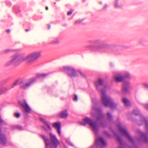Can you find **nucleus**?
<instances>
[{
	"mask_svg": "<svg viewBox=\"0 0 148 148\" xmlns=\"http://www.w3.org/2000/svg\"><path fill=\"white\" fill-rule=\"evenodd\" d=\"M133 113L136 115H139L140 114V112L138 109L134 110L133 112Z\"/></svg>",
	"mask_w": 148,
	"mask_h": 148,
	"instance_id": "nucleus-24",
	"label": "nucleus"
},
{
	"mask_svg": "<svg viewBox=\"0 0 148 148\" xmlns=\"http://www.w3.org/2000/svg\"><path fill=\"white\" fill-rule=\"evenodd\" d=\"M138 135L137 140L139 143L144 142L148 143V134L146 133H144L140 130H138L136 132Z\"/></svg>",
	"mask_w": 148,
	"mask_h": 148,
	"instance_id": "nucleus-9",
	"label": "nucleus"
},
{
	"mask_svg": "<svg viewBox=\"0 0 148 148\" xmlns=\"http://www.w3.org/2000/svg\"><path fill=\"white\" fill-rule=\"evenodd\" d=\"M117 138L120 143V145L118 148H127L126 146L123 144V141L122 138L120 136H117Z\"/></svg>",
	"mask_w": 148,
	"mask_h": 148,
	"instance_id": "nucleus-17",
	"label": "nucleus"
},
{
	"mask_svg": "<svg viewBox=\"0 0 148 148\" xmlns=\"http://www.w3.org/2000/svg\"><path fill=\"white\" fill-rule=\"evenodd\" d=\"M123 101L125 104L126 106H130V103L126 99L124 98L123 99Z\"/></svg>",
	"mask_w": 148,
	"mask_h": 148,
	"instance_id": "nucleus-25",
	"label": "nucleus"
},
{
	"mask_svg": "<svg viewBox=\"0 0 148 148\" xmlns=\"http://www.w3.org/2000/svg\"><path fill=\"white\" fill-rule=\"evenodd\" d=\"M66 141L68 145H70L71 146H73V145L71 143L69 140L66 139Z\"/></svg>",
	"mask_w": 148,
	"mask_h": 148,
	"instance_id": "nucleus-31",
	"label": "nucleus"
},
{
	"mask_svg": "<svg viewBox=\"0 0 148 148\" xmlns=\"http://www.w3.org/2000/svg\"><path fill=\"white\" fill-rule=\"evenodd\" d=\"M104 133L109 137H110L111 136V134L107 131H105Z\"/></svg>",
	"mask_w": 148,
	"mask_h": 148,
	"instance_id": "nucleus-30",
	"label": "nucleus"
},
{
	"mask_svg": "<svg viewBox=\"0 0 148 148\" xmlns=\"http://www.w3.org/2000/svg\"><path fill=\"white\" fill-rule=\"evenodd\" d=\"M116 126L121 134L126 137L130 140L131 143L129 145H127V146L130 148H138V146L136 143L134 138L131 136L127 129L125 127H123L120 123L117 124Z\"/></svg>",
	"mask_w": 148,
	"mask_h": 148,
	"instance_id": "nucleus-4",
	"label": "nucleus"
},
{
	"mask_svg": "<svg viewBox=\"0 0 148 148\" xmlns=\"http://www.w3.org/2000/svg\"><path fill=\"white\" fill-rule=\"evenodd\" d=\"M47 26H48V29H50L51 27L50 25L49 24H48L47 25Z\"/></svg>",
	"mask_w": 148,
	"mask_h": 148,
	"instance_id": "nucleus-40",
	"label": "nucleus"
},
{
	"mask_svg": "<svg viewBox=\"0 0 148 148\" xmlns=\"http://www.w3.org/2000/svg\"><path fill=\"white\" fill-rule=\"evenodd\" d=\"M40 55L41 52L39 51L32 53L26 57L22 56L23 62L26 61L29 63H32L38 58Z\"/></svg>",
	"mask_w": 148,
	"mask_h": 148,
	"instance_id": "nucleus-7",
	"label": "nucleus"
},
{
	"mask_svg": "<svg viewBox=\"0 0 148 148\" xmlns=\"http://www.w3.org/2000/svg\"><path fill=\"white\" fill-rule=\"evenodd\" d=\"M6 32L8 33H9L10 32V30L9 29H8L6 30Z\"/></svg>",
	"mask_w": 148,
	"mask_h": 148,
	"instance_id": "nucleus-39",
	"label": "nucleus"
},
{
	"mask_svg": "<svg viewBox=\"0 0 148 148\" xmlns=\"http://www.w3.org/2000/svg\"><path fill=\"white\" fill-rule=\"evenodd\" d=\"M62 69L61 71H66L68 75L71 78L75 77L77 75L76 70L72 67L64 66Z\"/></svg>",
	"mask_w": 148,
	"mask_h": 148,
	"instance_id": "nucleus-10",
	"label": "nucleus"
},
{
	"mask_svg": "<svg viewBox=\"0 0 148 148\" xmlns=\"http://www.w3.org/2000/svg\"><path fill=\"white\" fill-rule=\"evenodd\" d=\"M147 42V40L145 38H141L139 41V43L143 45H145Z\"/></svg>",
	"mask_w": 148,
	"mask_h": 148,
	"instance_id": "nucleus-22",
	"label": "nucleus"
},
{
	"mask_svg": "<svg viewBox=\"0 0 148 148\" xmlns=\"http://www.w3.org/2000/svg\"><path fill=\"white\" fill-rule=\"evenodd\" d=\"M29 29H25V31L26 32H28V31H29Z\"/></svg>",
	"mask_w": 148,
	"mask_h": 148,
	"instance_id": "nucleus-41",
	"label": "nucleus"
},
{
	"mask_svg": "<svg viewBox=\"0 0 148 148\" xmlns=\"http://www.w3.org/2000/svg\"><path fill=\"white\" fill-rule=\"evenodd\" d=\"M14 115L16 117L19 118L20 116V115L19 113H17L14 114Z\"/></svg>",
	"mask_w": 148,
	"mask_h": 148,
	"instance_id": "nucleus-32",
	"label": "nucleus"
},
{
	"mask_svg": "<svg viewBox=\"0 0 148 148\" xmlns=\"http://www.w3.org/2000/svg\"><path fill=\"white\" fill-rule=\"evenodd\" d=\"M78 72L81 75H82V76H83V77L84 76V74H83L81 71H79Z\"/></svg>",
	"mask_w": 148,
	"mask_h": 148,
	"instance_id": "nucleus-35",
	"label": "nucleus"
},
{
	"mask_svg": "<svg viewBox=\"0 0 148 148\" xmlns=\"http://www.w3.org/2000/svg\"><path fill=\"white\" fill-rule=\"evenodd\" d=\"M40 121L43 122L44 125L42 126V128L45 130H47L48 129H49L50 130H51V128L49 125L48 124V122L46 121H44L43 119L42 118H40Z\"/></svg>",
	"mask_w": 148,
	"mask_h": 148,
	"instance_id": "nucleus-16",
	"label": "nucleus"
},
{
	"mask_svg": "<svg viewBox=\"0 0 148 148\" xmlns=\"http://www.w3.org/2000/svg\"><path fill=\"white\" fill-rule=\"evenodd\" d=\"M19 81L18 80H16L15 82H14L12 85L11 88H13L14 87L16 86L17 84H18V83Z\"/></svg>",
	"mask_w": 148,
	"mask_h": 148,
	"instance_id": "nucleus-27",
	"label": "nucleus"
},
{
	"mask_svg": "<svg viewBox=\"0 0 148 148\" xmlns=\"http://www.w3.org/2000/svg\"><path fill=\"white\" fill-rule=\"evenodd\" d=\"M130 77V75L128 73L126 72L122 76H116L115 79L117 82H121L124 81L126 78H129Z\"/></svg>",
	"mask_w": 148,
	"mask_h": 148,
	"instance_id": "nucleus-12",
	"label": "nucleus"
},
{
	"mask_svg": "<svg viewBox=\"0 0 148 148\" xmlns=\"http://www.w3.org/2000/svg\"><path fill=\"white\" fill-rule=\"evenodd\" d=\"M115 7L116 8H120L121 7L118 4V1L117 0H116L115 1L114 4Z\"/></svg>",
	"mask_w": 148,
	"mask_h": 148,
	"instance_id": "nucleus-28",
	"label": "nucleus"
},
{
	"mask_svg": "<svg viewBox=\"0 0 148 148\" xmlns=\"http://www.w3.org/2000/svg\"><path fill=\"white\" fill-rule=\"evenodd\" d=\"M16 128H17L20 130H22V127L20 126V125H18V126H16Z\"/></svg>",
	"mask_w": 148,
	"mask_h": 148,
	"instance_id": "nucleus-33",
	"label": "nucleus"
},
{
	"mask_svg": "<svg viewBox=\"0 0 148 148\" xmlns=\"http://www.w3.org/2000/svg\"><path fill=\"white\" fill-rule=\"evenodd\" d=\"M50 141L49 138L43 135H41V137L44 139L45 145L46 148H48V146L50 145L51 148H56L59 145V142L57 139L56 136L50 133Z\"/></svg>",
	"mask_w": 148,
	"mask_h": 148,
	"instance_id": "nucleus-5",
	"label": "nucleus"
},
{
	"mask_svg": "<svg viewBox=\"0 0 148 148\" xmlns=\"http://www.w3.org/2000/svg\"><path fill=\"white\" fill-rule=\"evenodd\" d=\"M12 51V50L10 49H7L4 50L2 51L3 53H6Z\"/></svg>",
	"mask_w": 148,
	"mask_h": 148,
	"instance_id": "nucleus-29",
	"label": "nucleus"
},
{
	"mask_svg": "<svg viewBox=\"0 0 148 148\" xmlns=\"http://www.w3.org/2000/svg\"><path fill=\"white\" fill-rule=\"evenodd\" d=\"M36 78L34 77L28 79L22 80L19 82L20 87L23 89L28 88L36 82Z\"/></svg>",
	"mask_w": 148,
	"mask_h": 148,
	"instance_id": "nucleus-8",
	"label": "nucleus"
},
{
	"mask_svg": "<svg viewBox=\"0 0 148 148\" xmlns=\"http://www.w3.org/2000/svg\"><path fill=\"white\" fill-rule=\"evenodd\" d=\"M22 56H20L18 54H15L12 56L10 60L5 64L6 66L11 65L17 66L23 62Z\"/></svg>",
	"mask_w": 148,
	"mask_h": 148,
	"instance_id": "nucleus-6",
	"label": "nucleus"
},
{
	"mask_svg": "<svg viewBox=\"0 0 148 148\" xmlns=\"http://www.w3.org/2000/svg\"><path fill=\"white\" fill-rule=\"evenodd\" d=\"M106 143L107 141L101 137H98L95 139V144L98 146H100V148H104L106 146Z\"/></svg>",
	"mask_w": 148,
	"mask_h": 148,
	"instance_id": "nucleus-11",
	"label": "nucleus"
},
{
	"mask_svg": "<svg viewBox=\"0 0 148 148\" xmlns=\"http://www.w3.org/2000/svg\"><path fill=\"white\" fill-rule=\"evenodd\" d=\"M143 86L146 88L148 89V83L147 82H144L143 83ZM145 108L147 109L148 110V104H146L145 106Z\"/></svg>",
	"mask_w": 148,
	"mask_h": 148,
	"instance_id": "nucleus-23",
	"label": "nucleus"
},
{
	"mask_svg": "<svg viewBox=\"0 0 148 148\" xmlns=\"http://www.w3.org/2000/svg\"><path fill=\"white\" fill-rule=\"evenodd\" d=\"M130 84L129 81H125L122 86V91L125 93L129 92Z\"/></svg>",
	"mask_w": 148,
	"mask_h": 148,
	"instance_id": "nucleus-13",
	"label": "nucleus"
},
{
	"mask_svg": "<svg viewBox=\"0 0 148 148\" xmlns=\"http://www.w3.org/2000/svg\"><path fill=\"white\" fill-rule=\"evenodd\" d=\"M81 22V21H80V20H77V21H76L75 22V23L76 24H77V23H80Z\"/></svg>",
	"mask_w": 148,
	"mask_h": 148,
	"instance_id": "nucleus-34",
	"label": "nucleus"
},
{
	"mask_svg": "<svg viewBox=\"0 0 148 148\" xmlns=\"http://www.w3.org/2000/svg\"><path fill=\"white\" fill-rule=\"evenodd\" d=\"M95 84L97 89L99 91H101L102 94L101 99L103 104L106 107H110L112 110L116 108V105L113 100L106 94V86L103 80L100 79L98 80L95 81Z\"/></svg>",
	"mask_w": 148,
	"mask_h": 148,
	"instance_id": "nucleus-2",
	"label": "nucleus"
},
{
	"mask_svg": "<svg viewBox=\"0 0 148 148\" xmlns=\"http://www.w3.org/2000/svg\"><path fill=\"white\" fill-rule=\"evenodd\" d=\"M140 119L141 121L143 123H145L146 129L148 132V121L145 117H143L142 116H141Z\"/></svg>",
	"mask_w": 148,
	"mask_h": 148,
	"instance_id": "nucleus-18",
	"label": "nucleus"
},
{
	"mask_svg": "<svg viewBox=\"0 0 148 148\" xmlns=\"http://www.w3.org/2000/svg\"><path fill=\"white\" fill-rule=\"evenodd\" d=\"M19 104L25 110L26 112L29 113L31 111V109L25 101H18Z\"/></svg>",
	"mask_w": 148,
	"mask_h": 148,
	"instance_id": "nucleus-14",
	"label": "nucleus"
},
{
	"mask_svg": "<svg viewBox=\"0 0 148 148\" xmlns=\"http://www.w3.org/2000/svg\"><path fill=\"white\" fill-rule=\"evenodd\" d=\"M77 96L76 95L75 96L74 98V101H77Z\"/></svg>",
	"mask_w": 148,
	"mask_h": 148,
	"instance_id": "nucleus-37",
	"label": "nucleus"
},
{
	"mask_svg": "<svg viewBox=\"0 0 148 148\" xmlns=\"http://www.w3.org/2000/svg\"><path fill=\"white\" fill-rule=\"evenodd\" d=\"M107 7V5H106L103 8V10H106Z\"/></svg>",
	"mask_w": 148,
	"mask_h": 148,
	"instance_id": "nucleus-38",
	"label": "nucleus"
},
{
	"mask_svg": "<svg viewBox=\"0 0 148 148\" xmlns=\"http://www.w3.org/2000/svg\"><path fill=\"white\" fill-rule=\"evenodd\" d=\"M72 12L71 11H69L68 12V13H67V14L68 15H70L72 13Z\"/></svg>",
	"mask_w": 148,
	"mask_h": 148,
	"instance_id": "nucleus-36",
	"label": "nucleus"
},
{
	"mask_svg": "<svg viewBox=\"0 0 148 148\" xmlns=\"http://www.w3.org/2000/svg\"><path fill=\"white\" fill-rule=\"evenodd\" d=\"M89 43H92L97 45L94 46V48H92V45H88L86 46L90 49L97 51L101 52H107L109 50L113 49V50H115L118 48V46L117 45H110L108 44L107 42L101 39H97L93 40H89L88 41Z\"/></svg>",
	"mask_w": 148,
	"mask_h": 148,
	"instance_id": "nucleus-3",
	"label": "nucleus"
},
{
	"mask_svg": "<svg viewBox=\"0 0 148 148\" xmlns=\"http://www.w3.org/2000/svg\"><path fill=\"white\" fill-rule=\"evenodd\" d=\"M48 7H46V10H48Z\"/></svg>",
	"mask_w": 148,
	"mask_h": 148,
	"instance_id": "nucleus-42",
	"label": "nucleus"
},
{
	"mask_svg": "<svg viewBox=\"0 0 148 148\" xmlns=\"http://www.w3.org/2000/svg\"><path fill=\"white\" fill-rule=\"evenodd\" d=\"M92 109L94 110L93 115L97 121L93 119L86 117L83 119L82 121L80 122L79 123L84 126L86 124L89 125L96 136H97L99 135L98 131L99 128L97 122L103 127H106L107 125L106 121L105 120L104 114L102 113V110L98 108L96 105L93 106Z\"/></svg>",
	"mask_w": 148,
	"mask_h": 148,
	"instance_id": "nucleus-1",
	"label": "nucleus"
},
{
	"mask_svg": "<svg viewBox=\"0 0 148 148\" xmlns=\"http://www.w3.org/2000/svg\"><path fill=\"white\" fill-rule=\"evenodd\" d=\"M107 118L110 122L112 121H113V117L112 113L110 111L108 112L107 114Z\"/></svg>",
	"mask_w": 148,
	"mask_h": 148,
	"instance_id": "nucleus-21",
	"label": "nucleus"
},
{
	"mask_svg": "<svg viewBox=\"0 0 148 148\" xmlns=\"http://www.w3.org/2000/svg\"><path fill=\"white\" fill-rule=\"evenodd\" d=\"M68 115L66 110L62 111L59 115V117L61 118H66Z\"/></svg>",
	"mask_w": 148,
	"mask_h": 148,
	"instance_id": "nucleus-19",
	"label": "nucleus"
},
{
	"mask_svg": "<svg viewBox=\"0 0 148 148\" xmlns=\"http://www.w3.org/2000/svg\"><path fill=\"white\" fill-rule=\"evenodd\" d=\"M59 42V40L56 39L51 41L50 43L52 44H58Z\"/></svg>",
	"mask_w": 148,
	"mask_h": 148,
	"instance_id": "nucleus-26",
	"label": "nucleus"
},
{
	"mask_svg": "<svg viewBox=\"0 0 148 148\" xmlns=\"http://www.w3.org/2000/svg\"><path fill=\"white\" fill-rule=\"evenodd\" d=\"M60 126L61 123L60 122L55 123L53 124V127L56 129L57 132L60 136L61 135Z\"/></svg>",
	"mask_w": 148,
	"mask_h": 148,
	"instance_id": "nucleus-15",
	"label": "nucleus"
},
{
	"mask_svg": "<svg viewBox=\"0 0 148 148\" xmlns=\"http://www.w3.org/2000/svg\"><path fill=\"white\" fill-rule=\"evenodd\" d=\"M49 74V73H39L36 74V77L37 78H42L45 77Z\"/></svg>",
	"mask_w": 148,
	"mask_h": 148,
	"instance_id": "nucleus-20",
	"label": "nucleus"
}]
</instances>
